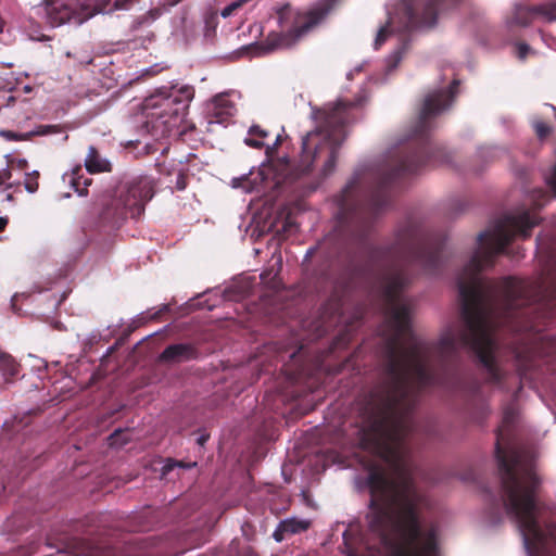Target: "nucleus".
Segmentation results:
<instances>
[{
	"label": "nucleus",
	"mask_w": 556,
	"mask_h": 556,
	"mask_svg": "<svg viewBox=\"0 0 556 556\" xmlns=\"http://www.w3.org/2000/svg\"><path fill=\"white\" fill-rule=\"evenodd\" d=\"M340 0H323L321 4L307 11H300L290 4L277 10L278 25L281 31H270L260 43L263 52L286 49L296 45L317 26Z\"/></svg>",
	"instance_id": "6"
},
{
	"label": "nucleus",
	"mask_w": 556,
	"mask_h": 556,
	"mask_svg": "<svg viewBox=\"0 0 556 556\" xmlns=\"http://www.w3.org/2000/svg\"><path fill=\"white\" fill-rule=\"evenodd\" d=\"M63 180L71 185L74 191L79 195H87L88 187L92 182V179L84 174L80 165L75 166L70 173H65Z\"/></svg>",
	"instance_id": "18"
},
{
	"label": "nucleus",
	"mask_w": 556,
	"mask_h": 556,
	"mask_svg": "<svg viewBox=\"0 0 556 556\" xmlns=\"http://www.w3.org/2000/svg\"><path fill=\"white\" fill-rule=\"evenodd\" d=\"M7 200H8V201H12V200H13V195H12V194H8V195H7Z\"/></svg>",
	"instance_id": "45"
},
{
	"label": "nucleus",
	"mask_w": 556,
	"mask_h": 556,
	"mask_svg": "<svg viewBox=\"0 0 556 556\" xmlns=\"http://www.w3.org/2000/svg\"><path fill=\"white\" fill-rule=\"evenodd\" d=\"M539 199H543L544 201L547 200L548 198V194L545 190L543 189H540V190H536L535 193H534Z\"/></svg>",
	"instance_id": "39"
},
{
	"label": "nucleus",
	"mask_w": 556,
	"mask_h": 556,
	"mask_svg": "<svg viewBox=\"0 0 556 556\" xmlns=\"http://www.w3.org/2000/svg\"><path fill=\"white\" fill-rule=\"evenodd\" d=\"M281 142H282V138H281L280 135H278L276 140H275V142H274V144L266 147V155L269 156V157L273 156L277 152L279 146L281 144Z\"/></svg>",
	"instance_id": "34"
},
{
	"label": "nucleus",
	"mask_w": 556,
	"mask_h": 556,
	"mask_svg": "<svg viewBox=\"0 0 556 556\" xmlns=\"http://www.w3.org/2000/svg\"><path fill=\"white\" fill-rule=\"evenodd\" d=\"M516 48H517V56L521 60L526 59L528 55V52L530 50L529 45H527L525 42H520L517 45Z\"/></svg>",
	"instance_id": "36"
},
{
	"label": "nucleus",
	"mask_w": 556,
	"mask_h": 556,
	"mask_svg": "<svg viewBox=\"0 0 556 556\" xmlns=\"http://www.w3.org/2000/svg\"><path fill=\"white\" fill-rule=\"evenodd\" d=\"M463 0H414L405 5V29L432 28L441 14L457 8Z\"/></svg>",
	"instance_id": "9"
},
{
	"label": "nucleus",
	"mask_w": 556,
	"mask_h": 556,
	"mask_svg": "<svg viewBox=\"0 0 556 556\" xmlns=\"http://www.w3.org/2000/svg\"><path fill=\"white\" fill-rule=\"evenodd\" d=\"M38 179H39V172H37V170L26 174L25 180H24V186H25V189L29 193H34L38 190V188H39Z\"/></svg>",
	"instance_id": "25"
},
{
	"label": "nucleus",
	"mask_w": 556,
	"mask_h": 556,
	"mask_svg": "<svg viewBox=\"0 0 556 556\" xmlns=\"http://www.w3.org/2000/svg\"><path fill=\"white\" fill-rule=\"evenodd\" d=\"M109 3L110 0H42L31 8L30 18H39L50 27L80 25L102 13Z\"/></svg>",
	"instance_id": "8"
},
{
	"label": "nucleus",
	"mask_w": 556,
	"mask_h": 556,
	"mask_svg": "<svg viewBox=\"0 0 556 556\" xmlns=\"http://www.w3.org/2000/svg\"><path fill=\"white\" fill-rule=\"evenodd\" d=\"M249 135L252 136V137H257L261 140H263V139H265L268 136V131L263 129L258 125H253L249 129Z\"/></svg>",
	"instance_id": "33"
},
{
	"label": "nucleus",
	"mask_w": 556,
	"mask_h": 556,
	"mask_svg": "<svg viewBox=\"0 0 556 556\" xmlns=\"http://www.w3.org/2000/svg\"><path fill=\"white\" fill-rule=\"evenodd\" d=\"M342 314V300L338 295H332L321 307V317L325 324L329 326L338 323Z\"/></svg>",
	"instance_id": "19"
},
{
	"label": "nucleus",
	"mask_w": 556,
	"mask_h": 556,
	"mask_svg": "<svg viewBox=\"0 0 556 556\" xmlns=\"http://www.w3.org/2000/svg\"><path fill=\"white\" fill-rule=\"evenodd\" d=\"M77 554L85 556H150L142 544L137 541H130L124 546L97 545L86 546L84 542H78Z\"/></svg>",
	"instance_id": "12"
},
{
	"label": "nucleus",
	"mask_w": 556,
	"mask_h": 556,
	"mask_svg": "<svg viewBox=\"0 0 556 556\" xmlns=\"http://www.w3.org/2000/svg\"><path fill=\"white\" fill-rule=\"evenodd\" d=\"M541 18L544 22H556V2H546L536 5L517 4L513 13V23L527 27L533 21Z\"/></svg>",
	"instance_id": "11"
},
{
	"label": "nucleus",
	"mask_w": 556,
	"mask_h": 556,
	"mask_svg": "<svg viewBox=\"0 0 556 556\" xmlns=\"http://www.w3.org/2000/svg\"><path fill=\"white\" fill-rule=\"evenodd\" d=\"M301 350H302V348H300L296 352H293V353L290 355V357H291V358H295V357H296V355L301 353Z\"/></svg>",
	"instance_id": "44"
},
{
	"label": "nucleus",
	"mask_w": 556,
	"mask_h": 556,
	"mask_svg": "<svg viewBox=\"0 0 556 556\" xmlns=\"http://www.w3.org/2000/svg\"><path fill=\"white\" fill-rule=\"evenodd\" d=\"M78 61L80 64H84V65H92L94 60L92 58H88V59H79Z\"/></svg>",
	"instance_id": "43"
},
{
	"label": "nucleus",
	"mask_w": 556,
	"mask_h": 556,
	"mask_svg": "<svg viewBox=\"0 0 556 556\" xmlns=\"http://www.w3.org/2000/svg\"><path fill=\"white\" fill-rule=\"evenodd\" d=\"M459 81L454 79L448 89L428 94L418 121L409 135L407 151L392 167L372 169L365 175L355 173L334 199L336 237L363 241L370 231L375 217L391 203V188L402 177L417 174L426 167L447 164L452 156L445 148L434 144L429 137L431 118L453 102Z\"/></svg>",
	"instance_id": "2"
},
{
	"label": "nucleus",
	"mask_w": 556,
	"mask_h": 556,
	"mask_svg": "<svg viewBox=\"0 0 556 556\" xmlns=\"http://www.w3.org/2000/svg\"><path fill=\"white\" fill-rule=\"evenodd\" d=\"M501 501L516 522L529 556H556V509L539 498L541 480L520 451L495 445Z\"/></svg>",
	"instance_id": "3"
},
{
	"label": "nucleus",
	"mask_w": 556,
	"mask_h": 556,
	"mask_svg": "<svg viewBox=\"0 0 556 556\" xmlns=\"http://www.w3.org/2000/svg\"><path fill=\"white\" fill-rule=\"evenodd\" d=\"M85 167L89 174L112 172L111 162L103 157L98 151V149L93 146H90L88 148V153L85 159Z\"/></svg>",
	"instance_id": "17"
},
{
	"label": "nucleus",
	"mask_w": 556,
	"mask_h": 556,
	"mask_svg": "<svg viewBox=\"0 0 556 556\" xmlns=\"http://www.w3.org/2000/svg\"><path fill=\"white\" fill-rule=\"evenodd\" d=\"M61 128L58 125H40L37 127L36 134L39 136H46L50 134L60 132Z\"/></svg>",
	"instance_id": "30"
},
{
	"label": "nucleus",
	"mask_w": 556,
	"mask_h": 556,
	"mask_svg": "<svg viewBox=\"0 0 556 556\" xmlns=\"http://www.w3.org/2000/svg\"><path fill=\"white\" fill-rule=\"evenodd\" d=\"M176 189L185 190L187 187V176L184 173H179L176 179Z\"/></svg>",
	"instance_id": "37"
},
{
	"label": "nucleus",
	"mask_w": 556,
	"mask_h": 556,
	"mask_svg": "<svg viewBox=\"0 0 556 556\" xmlns=\"http://www.w3.org/2000/svg\"><path fill=\"white\" fill-rule=\"evenodd\" d=\"M12 177V172L9 168L0 170V185H3L7 180Z\"/></svg>",
	"instance_id": "38"
},
{
	"label": "nucleus",
	"mask_w": 556,
	"mask_h": 556,
	"mask_svg": "<svg viewBox=\"0 0 556 556\" xmlns=\"http://www.w3.org/2000/svg\"><path fill=\"white\" fill-rule=\"evenodd\" d=\"M194 97L192 86L170 87L159 90L146 100L147 126L165 135L177 126L179 118L186 115L190 101Z\"/></svg>",
	"instance_id": "7"
},
{
	"label": "nucleus",
	"mask_w": 556,
	"mask_h": 556,
	"mask_svg": "<svg viewBox=\"0 0 556 556\" xmlns=\"http://www.w3.org/2000/svg\"><path fill=\"white\" fill-rule=\"evenodd\" d=\"M137 2H139V0H110L109 5L103 12L113 10H129Z\"/></svg>",
	"instance_id": "27"
},
{
	"label": "nucleus",
	"mask_w": 556,
	"mask_h": 556,
	"mask_svg": "<svg viewBox=\"0 0 556 556\" xmlns=\"http://www.w3.org/2000/svg\"><path fill=\"white\" fill-rule=\"evenodd\" d=\"M163 13H164L163 8H161V7L153 8L151 10H149L147 13H144L143 15L139 16L137 23H138V25H150L151 23H153L154 21L160 18L163 15Z\"/></svg>",
	"instance_id": "24"
},
{
	"label": "nucleus",
	"mask_w": 556,
	"mask_h": 556,
	"mask_svg": "<svg viewBox=\"0 0 556 556\" xmlns=\"http://www.w3.org/2000/svg\"><path fill=\"white\" fill-rule=\"evenodd\" d=\"M199 351L192 343H175L166 346L159 356L162 364H179L195 359Z\"/></svg>",
	"instance_id": "14"
},
{
	"label": "nucleus",
	"mask_w": 556,
	"mask_h": 556,
	"mask_svg": "<svg viewBox=\"0 0 556 556\" xmlns=\"http://www.w3.org/2000/svg\"><path fill=\"white\" fill-rule=\"evenodd\" d=\"M195 466V463L186 464L184 462L168 459L162 468V476H167L175 468H191Z\"/></svg>",
	"instance_id": "26"
},
{
	"label": "nucleus",
	"mask_w": 556,
	"mask_h": 556,
	"mask_svg": "<svg viewBox=\"0 0 556 556\" xmlns=\"http://www.w3.org/2000/svg\"><path fill=\"white\" fill-rule=\"evenodd\" d=\"M29 516L24 511H16L5 521V528L10 532H22L28 528Z\"/></svg>",
	"instance_id": "21"
},
{
	"label": "nucleus",
	"mask_w": 556,
	"mask_h": 556,
	"mask_svg": "<svg viewBox=\"0 0 556 556\" xmlns=\"http://www.w3.org/2000/svg\"><path fill=\"white\" fill-rule=\"evenodd\" d=\"M251 1L252 0H233L220 10V16L224 18L233 16L239 12V10H241L245 4L250 3Z\"/></svg>",
	"instance_id": "22"
},
{
	"label": "nucleus",
	"mask_w": 556,
	"mask_h": 556,
	"mask_svg": "<svg viewBox=\"0 0 556 556\" xmlns=\"http://www.w3.org/2000/svg\"><path fill=\"white\" fill-rule=\"evenodd\" d=\"M149 529H150V527H149V526H142V527H141V530H143V531L149 530Z\"/></svg>",
	"instance_id": "46"
},
{
	"label": "nucleus",
	"mask_w": 556,
	"mask_h": 556,
	"mask_svg": "<svg viewBox=\"0 0 556 556\" xmlns=\"http://www.w3.org/2000/svg\"><path fill=\"white\" fill-rule=\"evenodd\" d=\"M500 328L448 329L431 345L420 341L410 327L382 330L379 354L383 378L359 405L356 440L362 450L380 458L394 476L375 464L367 477V527L383 546L386 556H441L439 530L434 525L422 526L420 507L425 496L410 476L408 438L415 427L413 413L420 392L452 383L463 348L475 353L489 382H502L503 372L494 355V333ZM506 328L523 332L534 327Z\"/></svg>",
	"instance_id": "1"
},
{
	"label": "nucleus",
	"mask_w": 556,
	"mask_h": 556,
	"mask_svg": "<svg viewBox=\"0 0 556 556\" xmlns=\"http://www.w3.org/2000/svg\"><path fill=\"white\" fill-rule=\"evenodd\" d=\"M244 143L254 149H262L264 147V143L260 138H252V136L245 138Z\"/></svg>",
	"instance_id": "35"
},
{
	"label": "nucleus",
	"mask_w": 556,
	"mask_h": 556,
	"mask_svg": "<svg viewBox=\"0 0 556 556\" xmlns=\"http://www.w3.org/2000/svg\"><path fill=\"white\" fill-rule=\"evenodd\" d=\"M311 527V521L295 517L281 520L273 533L276 542H282L287 536L305 532Z\"/></svg>",
	"instance_id": "16"
},
{
	"label": "nucleus",
	"mask_w": 556,
	"mask_h": 556,
	"mask_svg": "<svg viewBox=\"0 0 556 556\" xmlns=\"http://www.w3.org/2000/svg\"><path fill=\"white\" fill-rule=\"evenodd\" d=\"M532 127L540 140L546 139L553 131V126L540 118L532 122Z\"/></svg>",
	"instance_id": "23"
},
{
	"label": "nucleus",
	"mask_w": 556,
	"mask_h": 556,
	"mask_svg": "<svg viewBox=\"0 0 556 556\" xmlns=\"http://www.w3.org/2000/svg\"><path fill=\"white\" fill-rule=\"evenodd\" d=\"M109 444L110 446H122L128 442V438L126 437V431L122 429L115 430L110 437H109Z\"/></svg>",
	"instance_id": "28"
},
{
	"label": "nucleus",
	"mask_w": 556,
	"mask_h": 556,
	"mask_svg": "<svg viewBox=\"0 0 556 556\" xmlns=\"http://www.w3.org/2000/svg\"><path fill=\"white\" fill-rule=\"evenodd\" d=\"M340 254L341 244L334 242L333 236H329L318 242L316 247L308 249L303 260V266L308 269L311 260L317 258L319 267L315 270V274L328 279L330 270Z\"/></svg>",
	"instance_id": "10"
},
{
	"label": "nucleus",
	"mask_w": 556,
	"mask_h": 556,
	"mask_svg": "<svg viewBox=\"0 0 556 556\" xmlns=\"http://www.w3.org/2000/svg\"><path fill=\"white\" fill-rule=\"evenodd\" d=\"M30 90H31V88H30L29 86H26V87H25V91H26V92H29Z\"/></svg>",
	"instance_id": "47"
},
{
	"label": "nucleus",
	"mask_w": 556,
	"mask_h": 556,
	"mask_svg": "<svg viewBox=\"0 0 556 556\" xmlns=\"http://www.w3.org/2000/svg\"><path fill=\"white\" fill-rule=\"evenodd\" d=\"M155 181L147 175H139L121 181L111 193L100 200L99 223L117 229L130 218H139L146 204L154 195Z\"/></svg>",
	"instance_id": "5"
},
{
	"label": "nucleus",
	"mask_w": 556,
	"mask_h": 556,
	"mask_svg": "<svg viewBox=\"0 0 556 556\" xmlns=\"http://www.w3.org/2000/svg\"><path fill=\"white\" fill-rule=\"evenodd\" d=\"M389 35V31L387 27H381L376 36L374 47L376 50L380 49V47L384 43L387 37Z\"/></svg>",
	"instance_id": "32"
},
{
	"label": "nucleus",
	"mask_w": 556,
	"mask_h": 556,
	"mask_svg": "<svg viewBox=\"0 0 556 556\" xmlns=\"http://www.w3.org/2000/svg\"><path fill=\"white\" fill-rule=\"evenodd\" d=\"M14 100H15V99H14V97H12V96L9 98V102H14Z\"/></svg>",
	"instance_id": "48"
},
{
	"label": "nucleus",
	"mask_w": 556,
	"mask_h": 556,
	"mask_svg": "<svg viewBox=\"0 0 556 556\" xmlns=\"http://www.w3.org/2000/svg\"><path fill=\"white\" fill-rule=\"evenodd\" d=\"M27 422L24 424V418L17 419L14 418L12 425L10 426L8 422L3 425V430H9L11 433L9 435H13L14 433L18 432L23 429L24 426H26Z\"/></svg>",
	"instance_id": "29"
},
{
	"label": "nucleus",
	"mask_w": 556,
	"mask_h": 556,
	"mask_svg": "<svg viewBox=\"0 0 556 556\" xmlns=\"http://www.w3.org/2000/svg\"><path fill=\"white\" fill-rule=\"evenodd\" d=\"M513 419H514L513 413H511V412L506 410V412H505V415H504V422H505L506 425H509V424H511V422H513Z\"/></svg>",
	"instance_id": "40"
},
{
	"label": "nucleus",
	"mask_w": 556,
	"mask_h": 556,
	"mask_svg": "<svg viewBox=\"0 0 556 556\" xmlns=\"http://www.w3.org/2000/svg\"><path fill=\"white\" fill-rule=\"evenodd\" d=\"M208 440V434H201L198 439H197V442L199 443V445H204L206 443V441Z\"/></svg>",
	"instance_id": "41"
},
{
	"label": "nucleus",
	"mask_w": 556,
	"mask_h": 556,
	"mask_svg": "<svg viewBox=\"0 0 556 556\" xmlns=\"http://www.w3.org/2000/svg\"><path fill=\"white\" fill-rule=\"evenodd\" d=\"M204 22H205V27L207 29H215L218 24L217 12L211 11V12L206 13L205 17H204Z\"/></svg>",
	"instance_id": "31"
},
{
	"label": "nucleus",
	"mask_w": 556,
	"mask_h": 556,
	"mask_svg": "<svg viewBox=\"0 0 556 556\" xmlns=\"http://www.w3.org/2000/svg\"><path fill=\"white\" fill-rule=\"evenodd\" d=\"M350 108L351 103L338 101L332 108H324L315 113L316 128L302 139L299 165L292 168L289 161H285L288 173L282 182L293 184L313 168H319L321 178L334 170L339 150L346 138V111Z\"/></svg>",
	"instance_id": "4"
},
{
	"label": "nucleus",
	"mask_w": 556,
	"mask_h": 556,
	"mask_svg": "<svg viewBox=\"0 0 556 556\" xmlns=\"http://www.w3.org/2000/svg\"><path fill=\"white\" fill-rule=\"evenodd\" d=\"M8 222V217H0V232L5 229Z\"/></svg>",
	"instance_id": "42"
},
{
	"label": "nucleus",
	"mask_w": 556,
	"mask_h": 556,
	"mask_svg": "<svg viewBox=\"0 0 556 556\" xmlns=\"http://www.w3.org/2000/svg\"><path fill=\"white\" fill-rule=\"evenodd\" d=\"M235 106L223 96L216 97L207 110L210 124H227L233 115Z\"/></svg>",
	"instance_id": "15"
},
{
	"label": "nucleus",
	"mask_w": 556,
	"mask_h": 556,
	"mask_svg": "<svg viewBox=\"0 0 556 556\" xmlns=\"http://www.w3.org/2000/svg\"><path fill=\"white\" fill-rule=\"evenodd\" d=\"M343 552L346 556H376L379 546L370 545L359 532L350 528L343 533Z\"/></svg>",
	"instance_id": "13"
},
{
	"label": "nucleus",
	"mask_w": 556,
	"mask_h": 556,
	"mask_svg": "<svg viewBox=\"0 0 556 556\" xmlns=\"http://www.w3.org/2000/svg\"><path fill=\"white\" fill-rule=\"evenodd\" d=\"M21 364L9 353L0 350V372L5 381H11L20 374Z\"/></svg>",
	"instance_id": "20"
}]
</instances>
